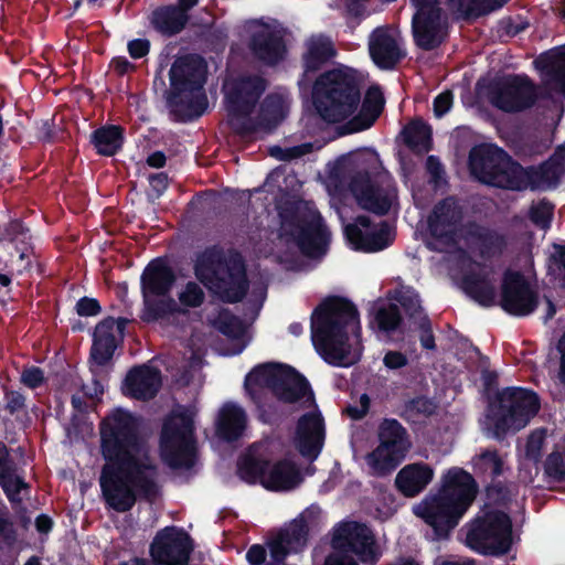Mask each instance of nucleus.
Here are the masks:
<instances>
[{
  "label": "nucleus",
  "instance_id": "obj_25",
  "mask_svg": "<svg viewBox=\"0 0 565 565\" xmlns=\"http://www.w3.org/2000/svg\"><path fill=\"white\" fill-rule=\"evenodd\" d=\"M446 21L443 10L415 12L412 18V35L414 44L423 51L438 49L446 39Z\"/></svg>",
  "mask_w": 565,
  "mask_h": 565
},
{
  "label": "nucleus",
  "instance_id": "obj_62",
  "mask_svg": "<svg viewBox=\"0 0 565 565\" xmlns=\"http://www.w3.org/2000/svg\"><path fill=\"white\" fill-rule=\"evenodd\" d=\"M454 103V94L451 90L447 89L438 94L434 98L433 109L434 114L437 118H441L445 116L451 108Z\"/></svg>",
  "mask_w": 565,
  "mask_h": 565
},
{
  "label": "nucleus",
  "instance_id": "obj_15",
  "mask_svg": "<svg viewBox=\"0 0 565 565\" xmlns=\"http://www.w3.org/2000/svg\"><path fill=\"white\" fill-rule=\"evenodd\" d=\"M348 188L362 210L379 216L388 214L397 196L395 185L373 179L367 169L351 170L348 175Z\"/></svg>",
  "mask_w": 565,
  "mask_h": 565
},
{
  "label": "nucleus",
  "instance_id": "obj_46",
  "mask_svg": "<svg viewBox=\"0 0 565 565\" xmlns=\"http://www.w3.org/2000/svg\"><path fill=\"white\" fill-rule=\"evenodd\" d=\"M544 477L548 482H565V448L553 450L543 463Z\"/></svg>",
  "mask_w": 565,
  "mask_h": 565
},
{
  "label": "nucleus",
  "instance_id": "obj_45",
  "mask_svg": "<svg viewBox=\"0 0 565 565\" xmlns=\"http://www.w3.org/2000/svg\"><path fill=\"white\" fill-rule=\"evenodd\" d=\"M537 67L547 71L553 79L565 87V53H542L535 61Z\"/></svg>",
  "mask_w": 565,
  "mask_h": 565
},
{
  "label": "nucleus",
  "instance_id": "obj_56",
  "mask_svg": "<svg viewBox=\"0 0 565 565\" xmlns=\"http://www.w3.org/2000/svg\"><path fill=\"white\" fill-rule=\"evenodd\" d=\"M29 231H30V228L28 226H25V224L21 220H19V218L10 220L4 225V228L2 230V233L0 236V243H3V242L10 243V242L17 241L18 237H20L21 235H26Z\"/></svg>",
  "mask_w": 565,
  "mask_h": 565
},
{
  "label": "nucleus",
  "instance_id": "obj_38",
  "mask_svg": "<svg viewBox=\"0 0 565 565\" xmlns=\"http://www.w3.org/2000/svg\"><path fill=\"white\" fill-rule=\"evenodd\" d=\"M125 130L118 125H105L95 129L89 136L96 153L104 157L115 156L124 146Z\"/></svg>",
  "mask_w": 565,
  "mask_h": 565
},
{
  "label": "nucleus",
  "instance_id": "obj_50",
  "mask_svg": "<svg viewBox=\"0 0 565 565\" xmlns=\"http://www.w3.org/2000/svg\"><path fill=\"white\" fill-rule=\"evenodd\" d=\"M486 495L497 505H507L511 501V491L505 481L497 478L486 481Z\"/></svg>",
  "mask_w": 565,
  "mask_h": 565
},
{
  "label": "nucleus",
  "instance_id": "obj_48",
  "mask_svg": "<svg viewBox=\"0 0 565 565\" xmlns=\"http://www.w3.org/2000/svg\"><path fill=\"white\" fill-rule=\"evenodd\" d=\"M260 116L270 124L277 125L284 119V104L278 95L269 94L260 107Z\"/></svg>",
  "mask_w": 565,
  "mask_h": 565
},
{
  "label": "nucleus",
  "instance_id": "obj_54",
  "mask_svg": "<svg viewBox=\"0 0 565 565\" xmlns=\"http://www.w3.org/2000/svg\"><path fill=\"white\" fill-rule=\"evenodd\" d=\"M18 533L13 522L7 512L0 511V543L7 547H13L17 543Z\"/></svg>",
  "mask_w": 565,
  "mask_h": 565
},
{
  "label": "nucleus",
  "instance_id": "obj_6",
  "mask_svg": "<svg viewBox=\"0 0 565 565\" xmlns=\"http://www.w3.org/2000/svg\"><path fill=\"white\" fill-rule=\"evenodd\" d=\"M311 95L318 116L328 124H339L358 110L362 82L353 68H332L316 78Z\"/></svg>",
  "mask_w": 565,
  "mask_h": 565
},
{
  "label": "nucleus",
  "instance_id": "obj_47",
  "mask_svg": "<svg viewBox=\"0 0 565 565\" xmlns=\"http://www.w3.org/2000/svg\"><path fill=\"white\" fill-rule=\"evenodd\" d=\"M393 299L401 305L405 313L411 319H414L417 316H423L419 295L413 287H402L396 289L394 291Z\"/></svg>",
  "mask_w": 565,
  "mask_h": 565
},
{
  "label": "nucleus",
  "instance_id": "obj_55",
  "mask_svg": "<svg viewBox=\"0 0 565 565\" xmlns=\"http://www.w3.org/2000/svg\"><path fill=\"white\" fill-rule=\"evenodd\" d=\"M418 330H419V342H420L422 348L425 350H435L436 342H435V335L433 332L431 321H430L429 317L425 313L419 317Z\"/></svg>",
  "mask_w": 565,
  "mask_h": 565
},
{
  "label": "nucleus",
  "instance_id": "obj_43",
  "mask_svg": "<svg viewBox=\"0 0 565 565\" xmlns=\"http://www.w3.org/2000/svg\"><path fill=\"white\" fill-rule=\"evenodd\" d=\"M509 0H457V10L467 19H476L502 8Z\"/></svg>",
  "mask_w": 565,
  "mask_h": 565
},
{
  "label": "nucleus",
  "instance_id": "obj_11",
  "mask_svg": "<svg viewBox=\"0 0 565 565\" xmlns=\"http://www.w3.org/2000/svg\"><path fill=\"white\" fill-rule=\"evenodd\" d=\"M520 163L493 143L473 146L468 156L470 174L482 184L515 191Z\"/></svg>",
  "mask_w": 565,
  "mask_h": 565
},
{
  "label": "nucleus",
  "instance_id": "obj_31",
  "mask_svg": "<svg viewBox=\"0 0 565 565\" xmlns=\"http://www.w3.org/2000/svg\"><path fill=\"white\" fill-rule=\"evenodd\" d=\"M119 342L114 333V317H106L95 327L90 360L98 366H105L111 361Z\"/></svg>",
  "mask_w": 565,
  "mask_h": 565
},
{
  "label": "nucleus",
  "instance_id": "obj_7",
  "mask_svg": "<svg viewBox=\"0 0 565 565\" xmlns=\"http://www.w3.org/2000/svg\"><path fill=\"white\" fill-rule=\"evenodd\" d=\"M194 274L224 303L241 302L249 290L246 264L237 250L225 255L215 246L206 248L196 258Z\"/></svg>",
  "mask_w": 565,
  "mask_h": 565
},
{
  "label": "nucleus",
  "instance_id": "obj_19",
  "mask_svg": "<svg viewBox=\"0 0 565 565\" xmlns=\"http://www.w3.org/2000/svg\"><path fill=\"white\" fill-rule=\"evenodd\" d=\"M499 305L509 315L526 317L537 308L539 295L521 271L508 269L502 277Z\"/></svg>",
  "mask_w": 565,
  "mask_h": 565
},
{
  "label": "nucleus",
  "instance_id": "obj_8",
  "mask_svg": "<svg viewBox=\"0 0 565 565\" xmlns=\"http://www.w3.org/2000/svg\"><path fill=\"white\" fill-rule=\"evenodd\" d=\"M175 282L177 274L168 257H156L147 264L140 276L143 322H156L180 312L177 301L170 296Z\"/></svg>",
  "mask_w": 565,
  "mask_h": 565
},
{
  "label": "nucleus",
  "instance_id": "obj_35",
  "mask_svg": "<svg viewBox=\"0 0 565 565\" xmlns=\"http://www.w3.org/2000/svg\"><path fill=\"white\" fill-rule=\"evenodd\" d=\"M190 15L183 13L180 8L173 4L160 6L156 8L150 18L152 28L166 38H171L184 30Z\"/></svg>",
  "mask_w": 565,
  "mask_h": 565
},
{
  "label": "nucleus",
  "instance_id": "obj_29",
  "mask_svg": "<svg viewBox=\"0 0 565 565\" xmlns=\"http://www.w3.org/2000/svg\"><path fill=\"white\" fill-rule=\"evenodd\" d=\"M434 479V469L426 462H413L404 466L395 477V488L405 498H415Z\"/></svg>",
  "mask_w": 565,
  "mask_h": 565
},
{
  "label": "nucleus",
  "instance_id": "obj_2",
  "mask_svg": "<svg viewBox=\"0 0 565 565\" xmlns=\"http://www.w3.org/2000/svg\"><path fill=\"white\" fill-rule=\"evenodd\" d=\"M311 341L318 354L332 366H348L350 333L361 343L362 329L356 306L348 298L329 296L310 317Z\"/></svg>",
  "mask_w": 565,
  "mask_h": 565
},
{
  "label": "nucleus",
  "instance_id": "obj_53",
  "mask_svg": "<svg viewBox=\"0 0 565 565\" xmlns=\"http://www.w3.org/2000/svg\"><path fill=\"white\" fill-rule=\"evenodd\" d=\"M3 401V409L10 415L26 411V397L19 391L4 388Z\"/></svg>",
  "mask_w": 565,
  "mask_h": 565
},
{
  "label": "nucleus",
  "instance_id": "obj_9",
  "mask_svg": "<svg viewBox=\"0 0 565 565\" xmlns=\"http://www.w3.org/2000/svg\"><path fill=\"white\" fill-rule=\"evenodd\" d=\"M466 545L482 556L501 557L513 544V524L510 515L487 505L466 525Z\"/></svg>",
  "mask_w": 565,
  "mask_h": 565
},
{
  "label": "nucleus",
  "instance_id": "obj_36",
  "mask_svg": "<svg viewBox=\"0 0 565 565\" xmlns=\"http://www.w3.org/2000/svg\"><path fill=\"white\" fill-rule=\"evenodd\" d=\"M384 96L380 89L370 88L362 102L360 111L347 124L349 132L369 129L374 125L384 108Z\"/></svg>",
  "mask_w": 565,
  "mask_h": 565
},
{
  "label": "nucleus",
  "instance_id": "obj_34",
  "mask_svg": "<svg viewBox=\"0 0 565 565\" xmlns=\"http://www.w3.org/2000/svg\"><path fill=\"white\" fill-rule=\"evenodd\" d=\"M247 416L245 411L234 403H226L221 408L216 420L217 436L227 441H236L245 430Z\"/></svg>",
  "mask_w": 565,
  "mask_h": 565
},
{
  "label": "nucleus",
  "instance_id": "obj_13",
  "mask_svg": "<svg viewBox=\"0 0 565 565\" xmlns=\"http://www.w3.org/2000/svg\"><path fill=\"white\" fill-rule=\"evenodd\" d=\"M539 395L524 387H505L497 394V405L492 408L491 420L498 436L509 430H520L540 411Z\"/></svg>",
  "mask_w": 565,
  "mask_h": 565
},
{
  "label": "nucleus",
  "instance_id": "obj_21",
  "mask_svg": "<svg viewBox=\"0 0 565 565\" xmlns=\"http://www.w3.org/2000/svg\"><path fill=\"white\" fill-rule=\"evenodd\" d=\"M564 174L565 150L558 148L539 166L524 168L520 163L515 191L555 189Z\"/></svg>",
  "mask_w": 565,
  "mask_h": 565
},
{
  "label": "nucleus",
  "instance_id": "obj_63",
  "mask_svg": "<svg viewBox=\"0 0 565 565\" xmlns=\"http://www.w3.org/2000/svg\"><path fill=\"white\" fill-rule=\"evenodd\" d=\"M76 312L81 317H95L100 313L102 307L96 298L82 297L76 302Z\"/></svg>",
  "mask_w": 565,
  "mask_h": 565
},
{
  "label": "nucleus",
  "instance_id": "obj_20",
  "mask_svg": "<svg viewBox=\"0 0 565 565\" xmlns=\"http://www.w3.org/2000/svg\"><path fill=\"white\" fill-rule=\"evenodd\" d=\"M267 81L259 75H242L225 86V105L228 116L242 117L254 113Z\"/></svg>",
  "mask_w": 565,
  "mask_h": 565
},
{
  "label": "nucleus",
  "instance_id": "obj_51",
  "mask_svg": "<svg viewBox=\"0 0 565 565\" xmlns=\"http://www.w3.org/2000/svg\"><path fill=\"white\" fill-rule=\"evenodd\" d=\"M205 299V294L199 284L189 281L185 284L184 289L179 294L181 305L189 308L200 307Z\"/></svg>",
  "mask_w": 565,
  "mask_h": 565
},
{
  "label": "nucleus",
  "instance_id": "obj_1",
  "mask_svg": "<svg viewBox=\"0 0 565 565\" xmlns=\"http://www.w3.org/2000/svg\"><path fill=\"white\" fill-rule=\"evenodd\" d=\"M104 465L99 486L106 507L118 513L130 511L138 498L152 501L159 493L157 466L146 451L139 420L129 411L115 408L99 424Z\"/></svg>",
  "mask_w": 565,
  "mask_h": 565
},
{
  "label": "nucleus",
  "instance_id": "obj_12",
  "mask_svg": "<svg viewBox=\"0 0 565 565\" xmlns=\"http://www.w3.org/2000/svg\"><path fill=\"white\" fill-rule=\"evenodd\" d=\"M377 446L366 455L371 475L390 476L405 460L412 448L407 429L396 418H383L377 426Z\"/></svg>",
  "mask_w": 565,
  "mask_h": 565
},
{
  "label": "nucleus",
  "instance_id": "obj_22",
  "mask_svg": "<svg viewBox=\"0 0 565 565\" xmlns=\"http://www.w3.org/2000/svg\"><path fill=\"white\" fill-rule=\"evenodd\" d=\"M463 220V209L456 196L440 200L428 216L429 235L445 246L457 244L458 228Z\"/></svg>",
  "mask_w": 565,
  "mask_h": 565
},
{
  "label": "nucleus",
  "instance_id": "obj_58",
  "mask_svg": "<svg viewBox=\"0 0 565 565\" xmlns=\"http://www.w3.org/2000/svg\"><path fill=\"white\" fill-rule=\"evenodd\" d=\"M406 409L408 412L428 417L435 413L436 405L430 398L426 396H416L408 401L406 404Z\"/></svg>",
  "mask_w": 565,
  "mask_h": 565
},
{
  "label": "nucleus",
  "instance_id": "obj_14",
  "mask_svg": "<svg viewBox=\"0 0 565 565\" xmlns=\"http://www.w3.org/2000/svg\"><path fill=\"white\" fill-rule=\"evenodd\" d=\"M487 90L491 105L509 114L530 109L537 99L536 86L526 74L497 77L489 83Z\"/></svg>",
  "mask_w": 565,
  "mask_h": 565
},
{
  "label": "nucleus",
  "instance_id": "obj_61",
  "mask_svg": "<svg viewBox=\"0 0 565 565\" xmlns=\"http://www.w3.org/2000/svg\"><path fill=\"white\" fill-rule=\"evenodd\" d=\"M425 167L429 174V182L435 185H439L445 175V169L439 158L434 154L428 156Z\"/></svg>",
  "mask_w": 565,
  "mask_h": 565
},
{
  "label": "nucleus",
  "instance_id": "obj_39",
  "mask_svg": "<svg viewBox=\"0 0 565 565\" xmlns=\"http://www.w3.org/2000/svg\"><path fill=\"white\" fill-rule=\"evenodd\" d=\"M401 135L404 145L414 153L422 154L431 150L433 130L422 118H415L406 124Z\"/></svg>",
  "mask_w": 565,
  "mask_h": 565
},
{
  "label": "nucleus",
  "instance_id": "obj_42",
  "mask_svg": "<svg viewBox=\"0 0 565 565\" xmlns=\"http://www.w3.org/2000/svg\"><path fill=\"white\" fill-rule=\"evenodd\" d=\"M214 328L232 340H239L244 337L246 328L243 320L230 309H222L215 320Z\"/></svg>",
  "mask_w": 565,
  "mask_h": 565
},
{
  "label": "nucleus",
  "instance_id": "obj_30",
  "mask_svg": "<svg viewBox=\"0 0 565 565\" xmlns=\"http://www.w3.org/2000/svg\"><path fill=\"white\" fill-rule=\"evenodd\" d=\"M344 235L355 250L379 252L388 247L394 239L392 230L387 222L383 221L379 230L364 233L354 224L344 227Z\"/></svg>",
  "mask_w": 565,
  "mask_h": 565
},
{
  "label": "nucleus",
  "instance_id": "obj_24",
  "mask_svg": "<svg viewBox=\"0 0 565 565\" xmlns=\"http://www.w3.org/2000/svg\"><path fill=\"white\" fill-rule=\"evenodd\" d=\"M367 45L370 57L380 70H395L407 55L402 40L388 25L375 28L369 35Z\"/></svg>",
  "mask_w": 565,
  "mask_h": 565
},
{
  "label": "nucleus",
  "instance_id": "obj_3",
  "mask_svg": "<svg viewBox=\"0 0 565 565\" xmlns=\"http://www.w3.org/2000/svg\"><path fill=\"white\" fill-rule=\"evenodd\" d=\"M438 493L426 497L415 514L433 530V540L448 539L478 494L475 478L465 469L452 467L444 473Z\"/></svg>",
  "mask_w": 565,
  "mask_h": 565
},
{
  "label": "nucleus",
  "instance_id": "obj_44",
  "mask_svg": "<svg viewBox=\"0 0 565 565\" xmlns=\"http://www.w3.org/2000/svg\"><path fill=\"white\" fill-rule=\"evenodd\" d=\"M374 322L382 332L390 333L396 331L403 322L398 306L390 302L379 307L374 313Z\"/></svg>",
  "mask_w": 565,
  "mask_h": 565
},
{
  "label": "nucleus",
  "instance_id": "obj_64",
  "mask_svg": "<svg viewBox=\"0 0 565 565\" xmlns=\"http://www.w3.org/2000/svg\"><path fill=\"white\" fill-rule=\"evenodd\" d=\"M383 364L388 370H399L408 364V359L401 351L390 350L383 358Z\"/></svg>",
  "mask_w": 565,
  "mask_h": 565
},
{
  "label": "nucleus",
  "instance_id": "obj_60",
  "mask_svg": "<svg viewBox=\"0 0 565 565\" xmlns=\"http://www.w3.org/2000/svg\"><path fill=\"white\" fill-rule=\"evenodd\" d=\"M545 439V433L544 430L541 431H533L525 445V454L526 457L537 461L541 458V451Z\"/></svg>",
  "mask_w": 565,
  "mask_h": 565
},
{
  "label": "nucleus",
  "instance_id": "obj_17",
  "mask_svg": "<svg viewBox=\"0 0 565 565\" xmlns=\"http://www.w3.org/2000/svg\"><path fill=\"white\" fill-rule=\"evenodd\" d=\"M320 509L310 507L305 509L297 518L267 540L270 557H287L292 553H299L307 546L309 532L318 526Z\"/></svg>",
  "mask_w": 565,
  "mask_h": 565
},
{
  "label": "nucleus",
  "instance_id": "obj_49",
  "mask_svg": "<svg viewBox=\"0 0 565 565\" xmlns=\"http://www.w3.org/2000/svg\"><path fill=\"white\" fill-rule=\"evenodd\" d=\"M554 206L547 200H541L536 205L530 209L529 217L531 222L542 230L551 226Z\"/></svg>",
  "mask_w": 565,
  "mask_h": 565
},
{
  "label": "nucleus",
  "instance_id": "obj_37",
  "mask_svg": "<svg viewBox=\"0 0 565 565\" xmlns=\"http://www.w3.org/2000/svg\"><path fill=\"white\" fill-rule=\"evenodd\" d=\"M461 288L481 307L490 308L497 305L495 288L487 275L476 271L466 273L461 278Z\"/></svg>",
  "mask_w": 565,
  "mask_h": 565
},
{
  "label": "nucleus",
  "instance_id": "obj_5",
  "mask_svg": "<svg viewBox=\"0 0 565 565\" xmlns=\"http://www.w3.org/2000/svg\"><path fill=\"white\" fill-rule=\"evenodd\" d=\"M206 73V62L199 54L180 56L171 65L167 104L174 121L189 122L204 114L207 107L203 92Z\"/></svg>",
  "mask_w": 565,
  "mask_h": 565
},
{
  "label": "nucleus",
  "instance_id": "obj_32",
  "mask_svg": "<svg viewBox=\"0 0 565 565\" xmlns=\"http://www.w3.org/2000/svg\"><path fill=\"white\" fill-rule=\"evenodd\" d=\"M305 47L301 56L303 76L320 71L337 54L332 41L322 34L310 36Z\"/></svg>",
  "mask_w": 565,
  "mask_h": 565
},
{
  "label": "nucleus",
  "instance_id": "obj_16",
  "mask_svg": "<svg viewBox=\"0 0 565 565\" xmlns=\"http://www.w3.org/2000/svg\"><path fill=\"white\" fill-rule=\"evenodd\" d=\"M331 546L343 554L356 555L362 563L375 564L381 557L372 529L358 521L338 523L333 529Z\"/></svg>",
  "mask_w": 565,
  "mask_h": 565
},
{
  "label": "nucleus",
  "instance_id": "obj_41",
  "mask_svg": "<svg viewBox=\"0 0 565 565\" xmlns=\"http://www.w3.org/2000/svg\"><path fill=\"white\" fill-rule=\"evenodd\" d=\"M268 468V459L255 456H245L237 463V475L243 481L249 484L260 483L263 486V480L267 476Z\"/></svg>",
  "mask_w": 565,
  "mask_h": 565
},
{
  "label": "nucleus",
  "instance_id": "obj_52",
  "mask_svg": "<svg viewBox=\"0 0 565 565\" xmlns=\"http://www.w3.org/2000/svg\"><path fill=\"white\" fill-rule=\"evenodd\" d=\"M367 0H344V17L351 28H355L365 18Z\"/></svg>",
  "mask_w": 565,
  "mask_h": 565
},
{
  "label": "nucleus",
  "instance_id": "obj_28",
  "mask_svg": "<svg viewBox=\"0 0 565 565\" xmlns=\"http://www.w3.org/2000/svg\"><path fill=\"white\" fill-rule=\"evenodd\" d=\"M162 384L161 372L153 366L141 364L132 366L124 380L125 394L137 401H150Z\"/></svg>",
  "mask_w": 565,
  "mask_h": 565
},
{
  "label": "nucleus",
  "instance_id": "obj_26",
  "mask_svg": "<svg viewBox=\"0 0 565 565\" xmlns=\"http://www.w3.org/2000/svg\"><path fill=\"white\" fill-rule=\"evenodd\" d=\"M326 438L324 419L319 411L301 415L296 427V448L303 458L315 460L320 455Z\"/></svg>",
  "mask_w": 565,
  "mask_h": 565
},
{
  "label": "nucleus",
  "instance_id": "obj_27",
  "mask_svg": "<svg viewBox=\"0 0 565 565\" xmlns=\"http://www.w3.org/2000/svg\"><path fill=\"white\" fill-rule=\"evenodd\" d=\"M252 56L266 66H276L287 56V45L279 31L269 28L254 32L248 41Z\"/></svg>",
  "mask_w": 565,
  "mask_h": 565
},
{
  "label": "nucleus",
  "instance_id": "obj_10",
  "mask_svg": "<svg viewBox=\"0 0 565 565\" xmlns=\"http://www.w3.org/2000/svg\"><path fill=\"white\" fill-rule=\"evenodd\" d=\"M160 458L172 470H190L198 459L194 414L183 409L168 417L159 440Z\"/></svg>",
  "mask_w": 565,
  "mask_h": 565
},
{
  "label": "nucleus",
  "instance_id": "obj_18",
  "mask_svg": "<svg viewBox=\"0 0 565 565\" xmlns=\"http://www.w3.org/2000/svg\"><path fill=\"white\" fill-rule=\"evenodd\" d=\"M288 226L290 236L303 256L316 259L326 255L330 232L319 212L294 214Z\"/></svg>",
  "mask_w": 565,
  "mask_h": 565
},
{
  "label": "nucleus",
  "instance_id": "obj_40",
  "mask_svg": "<svg viewBox=\"0 0 565 565\" xmlns=\"http://www.w3.org/2000/svg\"><path fill=\"white\" fill-rule=\"evenodd\" d=\"M472 466L475 473L482 478L484 482L502 477L505 470L509 469L495 448L482 449L480 454L473 457Z\"/></svg>",
  "mask_w": 565,
  "mask_h": 565
},
{
  "label": "nucleus",
  "instance_id": "obj_57",
  "mask_svg": "<svg viewBox=\"0 0 565 565\" xmlns=\"http://www.w3.org/2000/svg\"><path fill=\"white\" fill-rule=\"evenodd\" d=\"M228 124L232 130L241 137L250 136L257 130V126L250 118V115L242 117L230 116Z\"/></svg>",
  "mask_w": 565,
  "mask_h": 565
},
{
  "label": "nucleus",
  "instance_id": "obj_33",
  "mask_svg": "<svg viewBox=\"0 0 565 565\" xmlns=\"http://www.w3.org/2000/svg\"><path fill=\"white\" fill-rule=\"evenodd\" d=\"M301 475L297 465L288 459H280L275 463L269 461L267 476L263 487L270 491L290 490L301 482Z\"/></svg>",
  "mask_w": 565,
  "mask_h": 565
},
{
  "label": "nucleus",
  "instance_id": "obj_4",
  "mask_svg": "<svg viewBox=\"0 0 565 565\" xmlns=\"http://www.w3.org/2000/svg\"><path fill=\"white\" fill-rule=\"evenodd\" d=\"M244 387L257 407L259 419L271 424L278 419L276 404L268 399L269 390L278 401L296 403L312 395L310 383L295 367L281 363L256 365L246 376Z\"/></svg>",
  "mask_w": 565,
  "mask_h": 565
},
{
  "label": "nucleus",
  "instance_id": "obj_59",
  "mask_svg": "<svg viewBox=\"0 0 565 565\" xmlns=\"http://www.w3.org/2000/svg\"><path fill=\"white\" fill-rule=\"evenodd\" d=\"M21 383L31 390H35L45 383L44 372L39 366H30L21 373Z\"/></svg>",
  "mask_w": 565,
  "mask_h": 565
},
{
  "label": "nucleus",
  "instance_id": "obj_23",
  "mask_svg": "<svg viewBox=\"0 0 565 565\" xmlns=\"http://www.w3.org/2000/svg\"><path fill=\"white\" fill-rule=\"evenodd\" d=\"M461 237L483 260L500 258L509 246V236L505 233L476 221H469L461 226Z\"/></svg>",
  "mask_w": 565,
  "mask_h": 565
}]
</instances>
